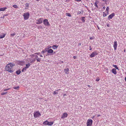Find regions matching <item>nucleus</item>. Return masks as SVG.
Returning a JSON list of instances; mask_svg holds the SVG:
<instances>
[{"mask_svg": "<svg viewBox=\"0 0 126 126\" xmlns=\"http://www.w3.org/2000/svg\"><path fill=\"white\" fill-rule=\"evenodd\" d=\"M21 70L20 69H19L16 71V73L17 75L21 73Z\"/></svg>", "mask_w": 126, "mask_h": 126, "instance_id": "6ab92c4d", "label": "nucleus"}, {"mask_svg": "<svg viewBox=\"0 0 126 126\" xmlns=\"http://www.w3.org/2000/svg\"><path fill=\"white\" fill-rule=\"evenodd\" d=\"M25 6L26 7H28L29 6V4L28 3H26V4H25Z\"/></svg>", "mask_w": 126, "mask_h": 126, "instance_id": "473e14b6", "label": "nucleus"}, {"mask_svg": "<svg viewBox=\"0 0 126 126\" xmlns=\"http://www.w3.org/2000/svg\"><path fill=\"white\" fill-rule=\"evenodd\" d=\"M47 52L48 53H52L53 52V50L51 49H50L47 51Z\"/></svg>", "mask_w": 126, "mask_h": 126, "instance_id": "aec40b11", "label": "nucleus"}, {"mask_svg": "<svg viewBox=\"0 0 126 126\" xmlns=\"http://www.w3.org/2000/svg\"><path fill=\"white\" fill-rule=\"evenodd\" d=\"M111 71L112 73L114 75H116L117 73L116 69L115 68L112 69Z\"/></svg>", "mask_w": 126, "mask_h": 126, "instance_id": "2eb2a0df", "label": "nucleus"}, {"mask_svg": "<svg viewBox=\"0 0 126 126\" xmlns=\"http://www.w3.org/2000/svg\"><path fill=\"white\" fill-rule=\"evenodd\" d=\"M65 95H66L65 94H64V95H63V96H65Z\"/></svg>", "mask_w": 126, "mask_h": 126, "instance_id": "864d4df0", "label": "nucleus"}, {"mask_svg": "<svg viewBox=\"0 0 126 126\" xmlns=\"http://www.w3.org/2000/svg\"><path fill=\"white\" fill-rule=\"evenodd\" d=\"M30 56L32 58H33L34 57H35V58L37 62H40L41 61V59L40 58H38V56L37 55H35L34 54H32Z\"/></svg>", "mask_w": 126, "mask_h": 126, "instance_id": "7ed1b4c3", "label": "nucleus"}, {"mask_svg": "<svg viewBox=\"0 0 126 126\" xmlns=\"http://www.w3.org/2000/svg\"><path fill=\"white\" fill-rule=\"evenodd\" d=\"M93 122V121L92 119H88L87 122V126H92Z\"/></svg>", "mask_w": 126, "mask_h": 126, "instance_id": "39448f33", "label": "nucleus"}, {"mask_svg": "<svg viewBox=\"0 0 126 126\" xmlns=\"http://www.w3.org/2000/svg\"><path fill=\"white\" fill-rule=\"evenodd\" d=\"M40 54V52H37L34 53V54H37V55H39Z\"/></svg>", "mask_w": 126, "mask_h": 126, "instance_id": "72a5a7b5", "label": "nucleus"}, {"mask_svg": "<svg viewBox=\"0 0 126 126\" xmlns=\"http://www.w3.org/2000/svg\"><path fill=\"white\" fill-rule=\"evenodd\" d=\"M94 39V38L92 37H90V39L91 40H92Z\"/></svg>", "mask_w": 126, "mask_h": 126, "instance_id": "e433bc0d", "label": "nucleus"}, {"mask_svg": "<svg viewBox=\"0 0 126 126\" xmlns=\"http://www.w3.org/2000/svg\"><path fill=\"white\" fill-rule=\"evenodd\" d=\"M7 92H3L1 93V95H5V94H7Z\"/></svg>", "mask_w": 126, "mask_h": 126, "instance_id": "b1692460", "label": "nucleus"}, {"mask_svg": "<svg viewBox=\"0 0 126 126\" xmlns=\"http://www.w3.org/2000/svg\"><path fill=\"white\" fill-rule=\"evenodd\" d=\"M83 13V11H82V12H81L80 11H79L78 12L77 14L78 15H79L80 14H82Z\"/></svg>", "mask_w": 126, "mask_h": 126, "instance_id": "5701e85b", "label": "nucleus"}, {"mask_svg": "<svg viewBox=\"0 0 126 126\" xmlns=\"http://www.w3.org/2000/svg\"><path fill=\"white\" fill-rule=\"evenodd\" d=\"M53 47H55V45H54L53 46Z\"/></svg>", "mask_w": 126, "mask_h": 126, "instance_id": "3c124183", "label": "nucleus"}, {"mask_svg": "<svg viewBox=\"0 0 126 126\" xmlns=\"http://www.w3.org/2000/svg\"><path fill=\"white\" fill-rule=\"evenodd\" d=\"M66 16H71V14L69 13H66Z\"/></svg>", "mask_w": 126, "mask_h": 126, "instance_id": "c85d7f7f", "label": "nucleus"}, {"mask_svg": "<svg viewBox=\"0 0 126 126\" xmlns=\"http://www.w3.org/2000/svg\"><path fill=\"white\" fill-rule=\"evenodd\" d=\"M30 66V64L29 63L28 64H26V67H25L26 69L29 67Z\"/></svg>", "mask_w": 126, "mask_h": 126, "instance_id": "412c9836", "label": "nucleus"}, {"mask_svg": "<svg viewBox=\"0 0 126 126\" xmlns=\"http://www.w3.org/2000/svg\"><path fill=\"white\" fill-rule=\"evenodd\" d=\"M13 6L15 8H18V7L17 6L16 4L13 5Z\"/></svg>", "mask_w": 126, "mask_h": 126, "instance_id": "393cba45", "label": "nucleus"}, {"mask_svg": "<svg viewBox=\"0 0 126 126\" xmlns=\"http://www.w3.org/2000/svg\"><path fill=\"white\" fill-rule=\"evenodd\" d=\"M114 16L115 14L114 13H112L109 15L108 17V18L109 19H111Z\"/></svg>", "mask_w": 126, "mask_h": 126, "instance_id": "f8f14e48", "label": "nucleus"}, {"mask_svg": "<svg viewBox=\"0 0 126 126\" xmlns=\"http://www.w3.org/2000/svg\"><path fill=\"white\" fill-rule=\"evenodd\" d=\"M30 16V14L28 12L24 14L23 16L24 17V19L25 20L28 19Z\"/></svg>", "mask_w": 126, "mask_h": 126, "instance_id": "423d86ee", "label": "nucleus"}, {"mask_svg": "<svg viewBox=\"0 0 126 126\" xmlns=\"http://www.w3.org/2000/svg\"><path fill=\"white\" fill-rule=\"evenodd\" d=\"M76 58V56H73V58H74V59H75Z\"/></svg>", "mask_w": 126, "mask_h": 126, "instance_id": "ea45409f", "label": "nucleus"}, {"mask_svg": "<svg viewBox=\"0 0 126 126\" xmlns=\"http://www.w3.org/2000/svg\"><path fill=\"white\" fill-rule=\"evenodd\" d=\"M45 52V51L44 50H43L42 51L41 53H44Z\"/></svg>", "mask_w": 126, "mask_h": 126, "instance_id": "a19ab883", "label": "nucleus"}, {"mask_svg": "<svg viewBox=\"0 0 126 126\" xmlns=\"http://www.w3.org/2000/svg\"><path fill=\"white\" fill-rule=\"evenodd\" d=\"M55 93V92H54V93Z\"/></svg>", "mask_w": 126, "mask_h": 126, "instance_id": "6e6d98bb", "label": "nucleus"}, {"mask_svg": "<svg viewBox=\"0 0 126 126\" xmlns=\"http://www.w3.org/2000/svg\"><path fill=\"white\" fill-rule=\"evenodd\" d=\"M75 0L79 2V1H80L81 0Z\"/></svg>", "mask_w": 126, "mask_h": 126, "instance_id": "79ce46f5", "label": "nucleus"}, {"mask_svg": "<svg viewBox=\"0 0 126 126\" xmlns=\"http://www.w3.org/2000/svg\"><path fill=\"white\" fill-rule=\"evenodd\" d=\"M53 122H49L47 120H46L43 123V124L45 125L51 126L53 124Z\"/></svg>", "mask_w": 126, "mask_h": 126, "instance_id": "20e7f679", "label": "nucleus"}, {"mask_svg": "<svg viewBox=\"0 0 126 126\" xmlns=\"http://www.w3.org/2000/svg\"><path fill=\"white\" fill-rule=\"evenodd\" d=\"M113 66L116 69L118 70H119L118 68L117 67V65H113Z\"/></svg>", "mask_w": 126, "mask_h": 126, "instance_id": "bb28decb", "label": "nucleus"}, {"mask_svg": "<svg viewBox=\"0 0 126 126\" xmlns=\"http://www.w3.org/2000/svg\"><path fill=\"white\" fill-rule=\"evenodd\" d=\"M105 6H104L103 7V8L104 9H105Z\"/></svg>", "mask_w": 126, "mask_h": 126, "instance_id": "37998d69", "label": "nucleus"}, {"mask_svg": "<svg viewBox=\"0 0 126 126\" xmlns=\"http://www.w3.org/2000/svg\"><path fill=\"white\" fill-rule=\"evenodd\" d=\"M7 9V8L6 7L1 8L0 9V11H4Z\"/></svg>", "mask_w": 126, "mask_h": 126, "instance_id": "a211bd4d", "label": "nucleus"}, {"mask_svg": "<svg viewBox=\"0 0 126 126\" xmlns=\"http://www.w3.org/2000/svg\"><path fill=\"white\" fill-rule=\"evenodd\" d=\"M37 1L39 0H37Z\"/></svg>", "mask_w": 126, "mask_h": 126, "instance_id": "5fc2aeb1", "label": "nucleus"}, {"mask_svg": "<svg viewBox=\"0 0 126 126\" xmlns=\"http://www.w3.org/2000/svg\"><path fill=\"white\" fill-rule=\"evenodd\" d=\"M43 21V19L42 18H41L38 19L36 20V23L37 24H41L42 22Z\"/></svg>", "mask_w": 126, "mask_h": 126, "instance_id": "1a4fd4ad", "label": "nucleus"}, {"mask_svg": "<svg viewBox=\"0 0 126 126\" xmlns=\"http://www.w3.org/2000/svg\"><path fill=\"white\" fill-rule=\"evenodd\" d=\"M98 54V53L96 51H95L93 52L90 55V57L91 58H92L94 57Z\"/></svg>", "mask_w": 126, "mask_h": 126, "instance_id": "9d476101", "label": "nucleus"}, {"mask_svg": "<svg viewBox=\"0 0 126 126\" xmlns=\"http://www.w3.org/2000/svg\"><path fill=\"white\" fill-rule=\"evenodd\" d=\"M22 62V63H23V62Z\"/></svg>", "mask_w": 126, "mask_h": 126, "instance_id": "4d7b16f0", "label": "nucleus"}, {"mask_svg": "<svg viewBox=\"0 0 126 126\" xmlns=\"http://www.w3.org/2000/svg\"><path fill=\"white\" fill-rule=\"evenodd\" d=\"M89 47H90V49H89V50H91L92 49V48H91V46H90Z\"/></svg>", "mask_w": 126, "mask_h": 126, "instance_id": "58836bf2", "label": "nucleus"}, {"mask_svg": "<svg viewBox=\"0 0 126 126\" xmlns=\"http://www.w3.org/2000/svg\"><path fill=\"white\" fill-rule=\"evenodd\" d=\"M125 80L126 81V78H125Z\"/></svg>", "mask_w": 126, "mask_h": 126, "instance_id": "603ef678", "label": "nucleus"}, {"mask_svg": "<svg viewBox=\"0 0 126 126\" xmlns=\"http://www.w3.org/2000/svg\"><path fill=\"white\" fill-rule=\"evenodd\" d=\"M84 18H85V17H82V20L83 22H84L85 21V20L84 19Z\"/></svg>", "mask_w": 126, "mask_h": 126, "instance_id": "2f4dec72", "label": "nucleus"}, {"mask_svg": "<svg viewBox=\"0 0 126 126\" xmlns=\"http://www.w3.org/2000/svg\"><path fill=\"white\" fill-rule=\"evenodd\" d=\"M99 79H98V78H97L96 79V81H98L99 80Z\"/></svg>", "mask_w": 126, "mask_h": 126, "instance_id": "c9c22d12", "label": "nucleus"}, {"mask_svg": "<svg viewBox=\"0 0 126 126\" xmlns=\"http://www.w3.org/2000/svg\"><path fill=\"white\" fill-rule=\"evenodd\" d=\"M69 69L68 68L65 69L64 70V71L66 74H68L69 73Z\"/></svg>", "mask_w": 126, "mask_h": 126, "instance_id": "dca6fc26", "label": "nucleus"}, {"mask_svg": "<svg viewBox=\"0 0 126 126\" xmlns=\"http://www.w3.org/2000/svg\"><path fill=\"white\" fill-rule=\"evenodd\" d=\"M87 86L89 87H90V86L89 85H88Z\"/></svg>", "mask_w": 126, "mask_h": 126, "instance_id": "8fccbe9b", "label": "nucleus"}, {"mask_svg": "<svg viewBox=\"0 0 126 126\" xmlns=\"http://www.w3.org/2000/svg\"><path fill=\"white\" fill-rule=\"evenodd\" d=\"M43 22L44 24L46 26H48L50 25L47 19H44L43 21Z\"/></svg>", "mask_w": 126, "mask_h": 126, "instance_id": "6e6552de", "label": "nucleus"}, {"mask_svg": "<svg viewBox=\"0 0 126 126\" xmlns=\"http://www.w3.org/2000/svg\"><path fill=\"white\" fill-rule=\"evenodd\" d=\"M103 16L104 17H105L107 16V14L105 13V12H103Z\"/></svg>", "mask_w": 126, "mask_h": 126, "instance_id": "a878e982", "label": "nucleus"}, {"mask_svg": "<svg viewBox=\"0 0 126 126\" xmlns=\"http://www.w3.org/2000/svg\"><path fill=\"white\" fill-rule=\"evenodd\" d=\"M11 89L10 88H9L7 89V90H10Z\"/></svg>", "mask_w": 126, "mask_h": 126, "instance_id": "de8ad7c7", "label": "nucleus"}, {"mask_svg": "<svg viewBox=\"0 0 126 126\" xmlns=\"http://www.w3.org/2000/svg\"><path fill=\"white\" fill-rule=\"evenodd\" d=\"M125 50H124V51H125Z\"/></svg>", "mask_w": 126, "mask_h": 126, "instance_id": "13d9d810", "label": "nucleus"}, {"mask_svg": "<svg viewBox=\"0 0 126 126\" xmlns=\"http://www.w3.org/2000/svg\"><path fill=\"white\" fill-rule=\"evenodd\" d=\"M41 114L39 111H36L34 113V116L35 118H37L41 116Z\"/></svg>", "mask_w": 126, "mask_h": 126, "instance_id": "0eeeda50", "label": "nucleus"}, {"mask_svg": "<svg viewBox=\"0 0 126 126\" xmlns=\"http://www.w3.org/2000/svg\"><path fill=\"white\" fill-rule=\"evenodd\" d=\"M29 60L30 61V63H33L36 60V59L35 58H34V59L32 58H29Z\"/></svg>", "mask_w": 126, "mask_h": 126, "instance_id": "4468645a", "label": "nucleus"}, {"mask_svg": "<svg viewBox=\"0 0 126 126\" xmlns=\"http://www.w3.org/2000/svg\"><path fill=\"white\" fill-rule=\"evenodd\" d=\"M40 57H43V56L42 55H40Z\"/></svg>", "mask_w": 126, "mask_h": 126, "instance_id": "a18cd8bd", "label": "nucleus"}, {"mask_svg": "<svg viewBox=\"0 0 126 126\" xmlns=\"http://www.w3.org/2000/svg\"><path fill=\"white\" fill-rule=\"evenodd\" d=\"M58 47V46H56V48H57Z\"/></svg>", "mask_w": 126, "mask_h": 126, "instance_id": "09e8293b", "label": "nucleus"}, {"mask_svg": "<svg viewBox=\"0 0 126 126\" xmlns=\"http://www.w3.org/2000/svg\"><path fill=\"white\" fill-rule=\"evenodd\" d=\"M109 9V8L108 6L106 8V10L108 12V11Z\"/></svg>", "mask_w": 126, "mask_h": 126, "instance_id": "7c9ffc66", "label": "nucleus"}, {"mask_svg": "<svg viewBox=\"0 0 126 126\" xmlns=\"http://www.w3.org/2000/svg\"><path fill=\"white\" fill-rule=\"evenodd\" d=\"M3 91H7V89H4V90H3Z\"/></svg>", "mask_w": 126, "mask_h": 126, "instance_id": "c03bdc74", "label": "nucleus"}, {"mask_svg": "<svg viewBox=\"0 0 126 126\" xmlns=\"http://www.w3.org/2000/svg\"><path fill=\"white\" fill-rule=\"evenodd\" d=\"M107 26L108 27H110V25L109 24H107Z\"/></svg>", "mask_w": 126, "mask_h": 126, "instance_id": "4c0bfd02", "label": "nucleus"}, {"mask_svg": "<svg viewBox=\"0 0 126 126\" xmlns=\"http://www.w3.org/2000/svg\"><path fill=\"white\" fill-rule=\"evenodd\" d=\"M15 65L14 63H10L7 64L5 67V70L9 72L12 73L14 71L13 67Z\"/></svg>", "mask_w": 126, "mask_h": 126, "instance_id": "f257e3e1", "label": "nucleus"}, {"mask_svg": "<svg viewBox=\"0 0 126 126\" xmlns=\"http://www.w3.org/2000/svg\"><path fill=\"white\" fill-rule=\"evenodd\" d=\"M26 70V69L25 67H24L22 70L21 71L22 72H23L25 70Z\"/></svg>", "mask_w": 126, "mask_h": 126, "instance_id": "c756f323", "label": "nucleus"}, {"mask_svg": "<svg viewBox=\"0 0 126 126\" xmlns=\"http://www.w3.org/2000/svg\"><path fill=\"white\" fill-rule=\"evenodd\" d=\"M67 114L66 113H64L62 115V116L61 117V118L62 119H64L65 118L67 117Z\"/></svg>", "mask_w": 126, "mask_h": 126, "instance_id": "9b49d317", "label": "nucleus"}, {"mask_svg": "<svg viewBox=\"0 0 126 126\" xmlns=\"http://www.w3.org/2000/svg\"><path fill=\"white\" fill-rule=\"evenodd\" d=\"M13 88L16 90H18L19 88V86H17L16 87H14Z\"/></svg>", "mask_w": 126, "mask_h": 126, "instance_id": "4be33fe9", "label": "nucleus"}, {"mask_svg": "<svg viewBox=\"0 0 126 126\" xmlns=\"http://www.w3.org/2000/svg\"><path fill=\"white\" fill-rule=\"evenodd\" d=\"M30 56L32 58H33L34 57H35V58L37 62H40L41 61V59L40 58H38V56L37 55H35L34 54H32Z\"/></svg>", "mask_w": 126, "mask_h": 126, "instance_id": "f03ea898", "label": "nucleus"}, {"mask_svg": "<svg viewBox=\"0 0 126 126\" xmlns=\"http://www.w3.org/2000/svg\"><path fill=\"white\" fill-rule=\"evenodd\" d=\"M15 35V33H13L12 34H11V36H14Z\"/></svg>", "mask_w": 126, "mask_h": 126, "instance_id": "f704fd0d", "label": "nucleus"}, {"mask_svg": "<svg viewBox=\"0 0 126 126\" xmlns=\"http://www.w3.org/2000/svg\"><path fill=\"white\" fill-rule=\"evenodd\" d=\"M6 34L5 33H3L2 34L0 35V38L1 39L4 38Z\"/></svg>", "mask_w": 126, "mask_h": 126, "instance_id": "f3484780", "label": "nucleus"}, {"mask_svg": "<svg viewBox=\"0 0 126 126\" xmlns=\"http://www.w3.org/2000/svg\"><path fill=\"white\" fill-rule=\"evenodd\" d=\"M11 89L10 88H9L7 89V90H10Z\"/></svg>", "mask_w": 126, "mask_h": 126, "instance_id": "49530a36", "label": "nucleus"}, {"mask_svg": "<svg viewBox=\"0 0 126 126\" xmlns=\"http://www.w3.org/2000/svg\"><path fill=\"white\" fill-rule=\"evenodd\" d=\"M117 45V42L116 41H115L113 45V47L115 50H116V49Z\"/></svg>", "mask_w": 126, "mask_h": 126, "instance_id": "ddd939ff", "label": "nucleus"}, {"mask_svg": "<svg viewBox=\"0 0 126 126\" xmlns=\"http://www.w3.org/2000/svg\"><path fill=\"white\" fill-rule=\"evenodd\" d=\"M97 3H96V2H95L94 3V5L96 7H97V8H98V6L97 5Z\"/></svg>", "mask_w": 126, "mask_h": 126, "instance_id": "cd10ccee", "label": "nucleus"}]
</instances>
